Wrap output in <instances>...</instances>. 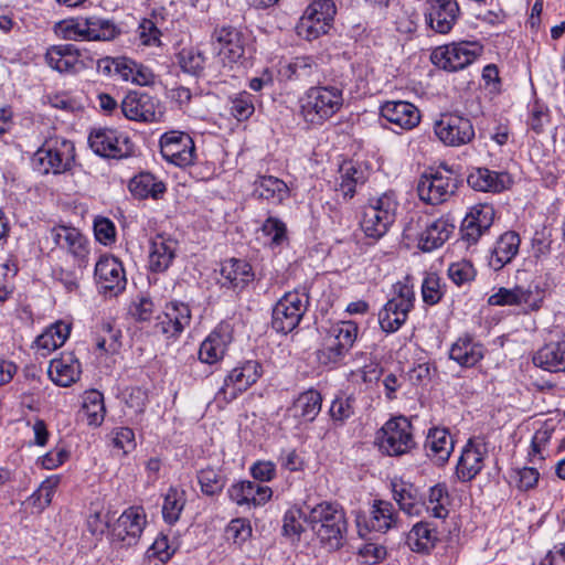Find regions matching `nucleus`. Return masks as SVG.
I'll use <instances>...</instances> for the list:
<instances>
[{
	"mask_svg": "<svg viewBox=\"0 0 565 565\" xmlns=\"http://www.w3.org/2000/svg\"><path fill=\"white\" fill-rule=\"evenodd\" d=\"M305 522L329 552L343 547L348 534V520L344 509L339 503L323 501L316 504L307 513Z\"/></svg>",
	"mask_w": 565,
	"mask_h": 565,
	"instance_id": "obj_1",
	"label": "nucleus"
},
{
	"mask_svg": "<svg viewBox=\"0 0 565 565\" xmlns=\"http://www.w3.org/2000/svg\"><path fill=\"white\" fill-rule=\"evenodd\" d=\"M344 84L312 86L299 98L300 115L308 124L321 126L343 105Z\"/></svg>",
	"mask_w": 565,
	"mask_h": 565,
	"instance_id": "obj_2",
	"label": "nucleus"
},
{
	"mask_svg": "<svg viewBox=\"0 0 565 565\" xmlns=\"http://www.w3.org/2000/svg\"><path fill=\"white\" fill-rule=\"evenodd\" d=\"M75 160L74 143L62 137H50L35 151L32 164L43 174L63 173L72 168Z\"/></svg>",
	"mask_w": 565,
	"mask_h": 565,
	"instance_id": "obj_3",
	"label": "nucleus"
},
{
	"mask_svg": "<svg viewBox=\"0 0 565 565\" xmlns=\"http://www.w3.org/2000/svg\"><path fill=\"white\" fill-rule=\"evenodd\" d=\"M393 290L394 296L379 312L381 329L386 333L397 331L406 322L415 301V292L408 277L403 281H397L393 286Z\"/></svg>",
	"mask_w": 565,
	"mask_h": 565,
	"instance_id": "obj_4",
	"label": "nucleus"
},
{
	"mask_svg": "<svg viewBox=\"0 0 565 565\" xmlns=\"http://www.w3.org/2000/svg\"><path fill=\"white\" fill-rule=\"evenodd\" d=\"M375 445L387 456H402L415 447L412 423L405 416L388 419L376 433Z\"/></svg>",
	"mask_w": 565,
	"mask_h": 565,
	"instance_id": "obj_5",
	"label": "nucleus"
},
{
	"mask_svg": "<svg viewBox=\"0 0 565 565\" xmlns=\"http://www.w3.org/2000/svg\"><path fill=\"white\" fill-rule=\"evenodd\" d=\"M483 53V45L477 41H458L435 47L431 63L440 70L457 72L471 65Z\"/></svg>",
	"mask_w": 565,
	"mask_h": 565,
	"instance_id": "obj_6",
	"label": "nucleus"
},
{
	"mask_svg": "<svg viewBox=\"0 0 565 565\" xmlns=\"http://www.w3.org/2000/svg\"><path fill=\"white\" fill-rule=\"evenodd\" d=\"M335 13L337 8L332 0L312 1L297 24V34L307 41H313L327 34L332 26Z\"/></svg>",
	"mask_w": 565,
	"mask_h": 565,
	"instance_id": "obj_7",
	"label": "nucleus"
},
{
	"mask_svg": "<svg viewBox=\"0 0 565 565\" xmlns=\"http://www.w3.org/2000/svg\"><path fill=\"white\" fill-rule=\"evenodd\" d=\"M309 305V296L298 290L286 292L273 309L271 327L287 334L300 323Z\"/></svg>",
	"mask_w": 565,
	"mask_h": 565,
	"instance_id": "obj_8",
	"label": "nucleus"
},
{
	"mask_svg": "<svg viewBox=\"0 0 565 565\" xmlns=\"http://www.w3.org/2000/svg\"><path fill=\"white\" fill-rule=\"evenodd\" d=\"M355 522L359 536L366 539L372 532L384 534L397 529L399 516L392 502L376 499L371 505L369 515L359 513Z\"/></svg>",
	"mask_w": 565,
	"mask_h": 565,
	"instance_id": "obj_9",
	"label": "nucleus"
},
{
	"mask_svg": "<svg viewBox=\"0 0 565 565\" xmlns=\"http://www.w3.org/2000/svg\"><path fill=\"white\" fill-rule=\"evenodd\" d=\"M457 183V178L450 170H431L420 177L417 184L418 196L431 205L444 203L455 194Z\"/></svg>",
	"mask_w": 565,
	"mask_h": 565,
	"instance_id": "obj_10",
	"label": "nucleus"
},
{
	"mask_svg": "<svg viewBox=\"0 0 565 565\" xmlns=\"http://www.w3.org/2000/svg\"><path fill=\"white\" fill-rule=\"evenodd\" d=\"M88 145L103 158L122 159L134 153V143L129 137L110 128L93 129L88 136Z\"/></svg>",
	"mask_w": 565,
	"mask_h": 565,
	"instance_id": "obj_11",
	"label": "nucleus"
},
{
	"mask_svg": "<svg viewBox=\"0 0 565 565\" xmlns=\"http://www.w3.org/2000/svg\"><path fill=\"white\" fill-rule=\"evenodd\" d=\"M263 374L259 362L249 360L234 367L224 379L216 398L225 403L236 399L242 393L255 384Z\"/></svg>",
	"mask_w": 565,
	"mask_h": 565,
	"instance_id": "obj_12",
	"label": "nucleus"
},
{
	"mask_svg": "<svg viewBox=\"0 0 565 565\" xmlns=\"http://www.w3.org/2000/svg\"><path fill=\"white\" fill-rule=\"evenodd\" d=\"M437 138L446 146L460 147L475 138V128L468 117L457 113L443 114L434 125Z\"/></svg>",
	"mask_w": 565,
	"mask_h": 565,
	"instance_id": "obj_13",
	"label": "nucleus"
},
{
	"mask_svg": "<svg viewBox=\"0 0 565 565\" xmlns=\"http://www.w3.org/2000/svg\"><path fill=\"white\" fill-rule=\"evenodd\" d=\"M94 278L99 294L116 297L126 289V275L121 262L111 255H102L95 265Z\"/></svg>",
	"mask_w": 565,
	"mask_h": 565,
	"instance_id": "obj_14",
	"label": "nucleus"
},
{
	"mask_svg": "<svg viewBox=\"0 0 565 565\" xmlns=\"http://www.w3.org/2000/svg\"><path fill=\"white\" fill-rule=\"evenodd\" d=\"M217 56L224 66L233 70L245 61V36L238 29L227 25L215 29L212 35Z\"/></svg>",
	"mask_w": 565,
	"mask_h": 565,
	"instance_id": "obj_15",
	"label": "nucleus"
},
{
	"mask_svg": "<svg viewBox=\"0 0 565 565\" xmlns=\"http://www.w3.org/2000/svg\"><path fill=\"white\" fill-rule=\"evenodd\" d=\"M124 116L138 122H157L163 111L158 98L142 92H129L120 104Z\"/></svg>",
	"mask_w": 565,
	"mask_h": 565,
	"instance_id": "obj_16",
	"label": "nucleus"
},
{
	"mask_svg": "<svg viewBox=\"0 0 565 565\" xmlns=\"http://www.w3.org/2000/svg\"><path fill=\"white\" fill-rule=\"evenodd\" d=\"M160 152L168 162L186 167L194 162V141L186 132L168 131L160 138Z\"/></svg>",
	"mask_w": 565,
	"mask_h": 565,
	"instance_id": "obj_17",
	"label": "nucleus"
},
{
	"mask_svg": "<svg viewBox=\"0 0 565 565\" xmlns=\"http://www.w3.org/2000/svg\"><path fill=\"white\" fill-rule=\"evenodd\" d=\"M147 524V516L142 507L126 509L111 529L114 541L122 546H134L138 543Z\"/></svg>",
	"mask_w": 565,
	"mask_h": 565,
	"instance_id": "obj_18",
	"label": "nucleus"
},
{
	"mask_svg": "<svg viewBox=\"0 0 565 565\" xmlns=\"http://www.w3.org/2000/svg\"><path fill=\"white\" fill-rule=\"evenodd\" d=\"M494 207L487 203L473 205L461 223V238L476 244L489 231L494 221Z\"/></svg>",
	"mask_w": 565,
	"mask_h": 565,
	"instance_id": "obj_19",
	"label": "nucleus"
},
{
	"mask_svg": "<svg viewBox=\"0 0 565 565\" xmlns=\"http://www.w3.org/2000/svg\"><path fill=\"white\" fill-rule=\"evenodd\" d=\"M45 61L50 67L65 74H76L87 67L81 50L74 44L50 46Z\"/></svg>",
	"mask_w": 565,
	"mask_h": 565,
	"instance_id": "obj_20",
	"label": "nucleus"
},
{
	"mask_svg": "<svg viewBox=\"0 0 565 565\" xmlns=\"http://www.w3.org/2000/svg\"><path fill=\"white\" fill-rule=\"evenodd\" d=\"M426 21L436 33L448 34L456 24L460 8L456 0H427Z\"/></svg>",
	"mask_w": 565,
	"mask_h": 565,
	"instance_id": "obj_21",
	"label": "nucleus"
},
{
	"mask_svg": "<svg viewBox=\"0 0 565 565\" xmlns=\"http://www.w3.org/2000/svg\"><path fill=\"white\" fill-rule=\"evenodd\" d=\"M157 327L167 337H178L190 326L192 313L185 302L173 300L166 305L162 316L157 318Z\"/></svg>",
	"mask_w": 565,
	"mask_h": 565,
	"instance_id": "obj_22",
	"label": "nucleus"
},
{
	"mask_svg": "<svg viewBox=\"0 0 565 565\" xmlns=\"http://www.w3.org/2000/svg\"><path fill=\"white\" fill-rule=\"evenodd\" d=\"M380 113L382 118L402 130H411L420 122L419 109L405 100H388L381 106Z\"/></svg>",
	"mask_w": 565,
	"mask_h": 565,
	"instance_id": "obj_23",
	"label": "nucleus"
},
{
	"mask_svg": "<svg viewBox=\"0 0 565 565\" xmlns=\"http://www.w3.org/2000/svg\"><path fill=\"white\" fill-rule=\"evenodd\" d=\"M337 190L344 199L350 200L356 193V188L363 185L369 179V168L365 163L344 160L338 169Z\"/></svg>",
	"mask_w": 565,
	"mask_h": 565,
	"instance_id": "obj_24",
	"label": "nucleus"
},
{
	"mask_svg": "<svg viewBox=\"0 0 565 565\" xmlns=\"http://www.w3.org/2000/svg\"><path fill=\"white\" fill-rule=\"evenodd\" d=\"M51 234L56 246L67 249L79 266H86L89 242L78 230L60 226L53 228Z\"/></svg>",
	"mask_w": 565,
	"mask_h": 565,
	"instance_id": "obj_25",
	"label": "nucleus"
},
{
	"mask_svg": "<svg viewBox=\"0 0 565 565\" xmlns=\"http://www.w3.org/2000/svg\"><path fill=\"white\" fill-rule=\"evenodd\" d=\"M254 278L255 274L250 264L244 259L231 258L222 263L220 278L222 287L242 291Z\"/></svg>",
	"mask_w": 565,
	"mask_h": 565,
	"instance_id": "obj_26",
	"label": "nucleus"
},
{
	"mask_svg": "<svg viewBox=\"0 0 565 565\" xmlns=\"http://www.w3.org/2000/svg\"><path fill=\"white\" fill-rule=\"evenodd\" d=\"M520 244L521 238L516 232L508 231L501 234L489 252L488 266L494 271L501 270L518 255Z\"/></svg>",
	"mask_w": 565,
	"mask_h": 565,
	"instance_id": "obj_27",
	"label": "nucleus"
},
{
	"mask_svg": "<svg viewBox=\"0 0 565 565\" xmlns=\"http://www.w3.org/2000/svg\"><path fill=\"white\" fill-rule=\"evenodd\" d=\"M47 373L56 385L68 387L79 380L82 365L73 352H63L50 362Z\"/></svg>",
	"mask_w": 565,
	"mask_h": 565,
	"instance_id": "obj_28",
	"label": "nucleus"
},
{
	"mask_svg": "<svg viewBox=\"0 0 565 565\" xmlns=\"http://www.w3.org/2000/svg\"><path fill=\"white\" fill-rule=\"evenodd\" d=\"M533 364L548 372H565V333L543 344L533 355Z\"/></svg>",
	"mask_w": 565,
	"mask_h": 565,
	"instance_id": "obj_29",
	"label": "nucleus"
},
{
	"mask_svg": "<svg viewBox=\"0 0 565 565\" xmlns=\"http://www.w3.org/2000/svg\"><path fill=\"white\" fill-rule=\"evenodd\" d=\"M487 455L484 445L475 444L471 439L463 447L459 457L456 473L463 482L471 481L483 468Z\"/></svg>",
	"mask_w": 565,
	"mask_h": 565,
	"instance_id": "obj_30",
	"label": "nucleus"
},
{
	"mask_svg": "<svg viewBox=\"0 0 565 565\" xmlns=\"http://www.w3.org/2000/svg\"><path fill=\"white\" fill-rule=\"evenodd\" d=\"M484 355L483 345L470 334L459 337L450 347L448 356L461 367H473Z\"/></svg>",
	"mask_w": 565,
	"mask_h": 565,
	"instance_id": "obj_31",
	"label": "nucleus"
},
{
	"mask_svg": "<svg viewBox=\"0 0 565 565\" xmlns=\"http://www.w3.org/2000/svg\"><path fill=\"white\" fill-rule=\"evenodd\" d=\"M230 499L237 505H263L273 495L267 486H259L252 481H239L232 484L227 490Z\"/></svg>",
	"mask_w": 565,
	"mask_h": 565,
	"instance_id": "obj_32",
	"label": "nucleus"
},
{
	"mask_svg": "<svg viewBox=\"0 0 565 565\" xmlns=\"http://www.w3.org/2000/svg\"><path fill=\"white\" fill-rule=\"evenodd\" d=\"M424 448L427 457L434 463L443 466L448 461L454 450V440L448 429L433 427L428 430Z\"/></svg>",
	"mask_w": 565,
	"mask_h": 565,
	"instance_id": "obj_33",
	"label": "nucleus"
},
{
	"mask_svg": "<svg viewBox=\"0 0 565 565\" xmlns=\"http://www.w3.org/2000/svg\"><path fill=\"white\" fill-rule=\"evenodd\" d=\"M232 337L226 327L220 326L201 343L199 359L206 364H214L223 359Z\"/></svg>",
	"mask_w": 565,
	"mask_h": 565,
	"instance_id": "obj_34",
	"label": "nucleus"
},
{
	"mask_svg": "<svg viewBox=\"0 0 565 565\" xmlns=\"http://www.w3.org/2000/svg\"><path fill=\"white\" fill-rule=\"evenodd\" d=\"M322 406V396L317 390L310 388L300 393L294 399L287 412L299 423H312L319 415Z\"/></svg>",
	"mask_w": 565,
	"mask_h": 565,
	"instance_id": "obj_35",
	"label": "nucleus"
},
{
	"mask_svg": "<svg viewBox=\"0 0 565 565\" xmlns=\"http://www.w3.org/2000/svg\"><path fill=\"white\" fill-rule=\"evenodd\" d=\"M177 245V241L172 238H166L162 235L156 236L150 245L149 269L153 273L166 271L175 257Z\"/></svg>",
	"mask_w": 565,
	"mask_h": 565,
	"instance_id": "obj_36",
	"label": "nucleus"
},
{
	"mask_svg": "<svg viewBox=\"0 0 565 565\" xmlns=\"http://www.w3.org/2000/svg\"><path fill=\"white\" fill-rule=\"evenodd\" d=\"M254 196L271 204H281L290 195L288 185L279 178L260 175L254 182Z\"/></svg>",
	"mask_w": 565,
	"mask_h": 565,
	"instance_id": "obj_37",
	"label": "nucleus"
},
{
	"mask_svg": "<svg viewBox=\"0 0 565 565\" xmlns=\"http://www.w3.org/2000/svg\"><path fill=\"white\" fill-rule=\"evenodd\" d=\"M393 498L399 509L411 516H418L424 509V501L419 491L412 483L392 482Z\"/></svg>",
	"mask_w": 565,
	"mask_h": 565,
	"instance_id": "obj_38",
	"label": "nucleus"
},
{
	"mask_svg": "<svg viewBox=\"0 0 565 565\" xmlns=\"http://www.w3.org/2000/svg\"><path fill=\"white\" fill-rule=\"evenodd\" d=\"M454 228V225L444 218H437L426 224L425 230L419 235V248L424 252H431L440 247L449 238Z\"/></svg>",
	"mask_w": 565,
	"mask_h": 565,
	"instance_id": "obj_39",
	"label": "nucleus"
},
{
	"mask_svg": "<svg viewBox=\"0 0 565 565\" xmlns=\"http://www.w3.org/2000/svg\"><path fill=\"white\" fill-rule=\"evenodd\" d=\"M280 73L289 81L310 82L319 73L318 58L311 55L296 56L281 67Z\"/></svg>",
	"mask_w": 565,
	"mask_h": 565,
	"instance_id": "obj_40",
	"label": "nucleus"
},
{
	"mask_svg": "<svg viewBox=\"0 0 565 565\" xmlns=\"http://www.w3.org/2000/svg\"><path fill=\"white\" fill-rule=\"evenodd\" d=\"M507 173L489 170L488 168L475 169L467 179L468 184L483 192H501L505 189Z\"/></svg>",
	"mask_w": 565,
	"mask_h": 565,
	"instance_id": "obj_41",
	"label": "nucleus"
},
{
	"mask_svg": "<svg viewBox=\"0 0 565 565\" xmlns=\"http://www.w3.org/2000/svg\"><path fill=\"white\" fill-rule=\"evenodd\" d=\"M130 193L140 200L151 198L158 200L166 192V185L152 173L141 172L135 175L128 184Z\"/></svg>",
	"mask_w": 565,
	"mask_h": 565,
	"instance_id": "obj_42",
	"label": "nucleus"
},
{
	"mask_svg": "<svg viewBox=\"0 0 565 565\" xmlns=\"http://www.w3.org/2000/svg\"><path fill=\"white\" fill-rule=\"evenodd\" d=\"M104 396L97 390L86 391L83 396L82 414L90 426H100L105 418Z\"/></svg>",
	"mask_w": 565,
	"mask_h": 565,
	"instance_id": "obj_43",
	"label": "nucleus"
},
{
	"mask_svg": "<svg viewBox=\"0 0 565 565\" xmlns=\"http://www.w3.org/2000/svg\"><path fill=\"white\" fill-rule=\"evenodd\" d=\"M58 483V476H51L43 480L39 488L28 498V504L35 509L38 513H41L51 504Z\"/></svg>",
	"mask_w": 565,
	"mask_h": 565,
	"instance_id": "obj_44",
	"label": "nucleus"
},
{
	"mask_svg": "<svg viewBox=\"0 0 565 565\" xmlns=\"http://www.w3.org/2000/svg\"><path fill=\"white\" fill-rule=\"evenodd\" d=\"M163 17L156 12L152 13L151 18L143 19L138 26V34L141 43L146 46H161V24Z\"/></svg>",
	"mask_w": 565,
	"mask_h": 565,
	"instance_id": "obj_45",
	"label": "nucleus"
},
{
	"mask_svg": "<svg viewBox=\"0 0 565 565\" xmlns=\"http://www.w3.org/2000/svg\"><path fill=\"white\" fill-rule=\"evenodd\" d=\"M71 333V326L64 322H57L51 326L45 332L36 339V344L41 349L53 351L62 347Z\"/></svg>",
	"mask_w": 565,
	"mask_h": 565,
	"instance_id": "obj_46",
	"label": "nucleus"
},
{
	"mask_svg": "<svg viewBox=\"0 0 565 565\" xmlns=\"http://www.w3.org/2000/svg\"><path fill=\"white\" fill-rule=\"evenodd\" d=\"M88 41H111L120 34L119 28L110 20L88 17Z\"/></svg>",
	"mask_w": 565,
	"mask_h": 565,
	"instance_id": "obj_47",
	"label": "nucleus"
},
{
	"mask_svg": "<svg viewBox=\"0 0 565 565\" xmlns=\"http://www.w3.org/2000/svg\"><path fill=\"white\" fill-rule=\"evenodd\" d=\"M364 209H373V214L395 222L398 209L396 194L394 191H386L379 196L371 198Z\"/></svg>",
	"mask_w": 565,
	"mask_h": 565,
	"instance_id": "obj_48",
	"label": "nucleus"
},
{
	"mask_svg": "<svg viewBox=\"0 0 565 565\" xmlns=\"http://www.w3.org/2000/svg\"><path fill=\"white\" fill-rule=\"evenodd\" d=\"M121 331L111 321H103L96 333V345L106 353H116L121 347Z\"/></svg>",
	"mask_w": 565,
	"mask_h": 565,
	"instance_id": "obj_49",
	"label": "nucleus"
},
{
	"mask_svg": "<svg viewBox=\"0 0 565 565\" xmlns=\"http://www.w3.org/2000/svg\"><path fill=\"white\" fill-rule=\"evenodd\" d=\"M185 505V493L177 488H169L164 495L162 505V516L169 524H174Z\"/></svg>",
	"mask_w": 565,
	"mask_h": 565,
	"instance_id": "obj_50",
	"label": "nucleus"
},
{
	"mask_svg": "<svg viewBox=\"0 0 565 565\" xmlns=\"http://www.w3.org/2000/svg\"><path fill=\"white\" fill-rule=\"evenodd\" d=\"M88 18L78 17L56 24V33L70 41H88Z\"/></svg>",
	"mask_w": 565,
	"mask_h": 565,
	"instance_id": "obj_51",
	"label": "nucleus"
},
{
	"mask_svg": "<svg viewBox=\"0 0 565 565\" xmlns=\"http://www.w3.org/2000/svg\"><path fill=\"white\" fill-rule=\"evenodd\" d=\"M349 351L350 349L340 348L332 334H326L321 348L317 351V358L320 364L331 366L340 363Z\"/></svg>",
	"mask_w": 565,
	"mask_h": 565,
	"instance_id": "obj_52",
	"label": "nucleus"
},
{
	"mask_svg": "<svg viewBox=\"0 0 565 565\" xmlns=\"http://www.w3.org/2000/svg\"><path fill=\"white\" fill-rule=\"evenodd\" d=\"M394 222L373 214V209H363L361 228L366 236L379 239L384 236Z\"/></svg>",
	"mask_w": 565,
	"mask_h": 565,
	"instance_id": "obj_53",
	"label": "nucleus"
},
{
	"mask_svg": "<svg viewBox=\"0 0 565 565\" xmlns=\"http://www.w3.org/2000/svg\"><path fill=\"white\" fill-rule=\"evenodd\" d=\"M436 532L428 523L419 522L413 526L408 535V544L417 552L428 551L434 546Z\"/></svg>",
	"mask_w": 565,
	"mask_h": 565,
	"instance_id": "obj_54",
	"label": "nucleus"
},
{
	"mask_svg": "<svg viewBox=\"0 0 565 565\" xmlns=\"http://www.w3.org/2000/svg\"><path fill=\"white\" fill-rule=\"evenodd\" d=\"M198 480L201 491L205 495H216L222 492L226 484V478L221 470L205 468L199 471Z\"/></svg>",
	"mask_w": 565,
	"mask_h": 565,
	"instance_id": "obj_55",
	"label": "nucleus"
},
{
	"mask_svg": "<svg viewBox=\"0 0 565 565\" xmlns=\"http://www.w3.org/2000/svg\"><path fill=\"white\" fill-rule=\"evenodd\" d=\"M448 501L447 486L445 483H437L429 489L427 510L430 511L433 516L444 519L448 515Z\"/></svg>",
	"mask_w": 565,
	"mask_h": 565,
	"instance_id": "obj_56",
	"label": "nucleus"
},
{
	"mask_svg": "<svg viewBox=\"0 0 565 565\" xmlns=\"http://www.w3.org/2000/svg\"><path fill=\"white\" fill-rule=\"evenodd\" d=\"M358 332L359 328L355 322L340 321L333 324L328 330L327 334H332L334 342L340 345V348H347L351 350L354 342L356 341Z\"/></svg>",
	"mask_w": 565,
	"mask_h": 565,
	"instance_id": "obj_57",
	"label": "nucleus"
},
{
	"mask_svg": "<svg viewBox=\"0 0 565 565\" xmlns=\"http://www.w3.org/2000/svg\"><path fill=\"white\" fill-rule=\"evenodd\" d=\"M307 513L300 509H289L282 518V535L291 541H299L301 533L305 531L302 522H305Z\"/></svg>",
	"mask_w": 565,
	"mask_h": 565,
	"instance_id": "obj_58",
	"label": "nucleus"
},
{
	"mask_svg": "<svg viewBox=\"0 0 565 565\" xmlns=\"http://www.w3.org/2000/svg\"><path fill=\"white\" fill-rule=\"evenodd\" d=\"M445 284L437 274H426L422 284L423 301L429 306L437 305L445 294Z\"/></svg>",
	"mask_w": 565,
	"mask_h": 565,
	"instance_id": "obj_59",
	"label": "nucleus"
},
{
	"mask_svg": "<svg viewBox=\"0 0 565 565\" xmlns=\"http://www.w3.org/2000/svg\"><path fill=\"white\" fill-rule=\"evenodd\" d=\"M518 298L520 306L524 305L532 311H537L545 297L544 289L536 281H531L527 287L516 285Z\"/></svg>",
	"mask_w": 565,
	"mask_h": 565,
	"instance_id": "obj_60",
	"label": "nucleus"
},
{
	"mask_svg": "<svg viewBox=\"0 0 565 565\" xmlns=\"http://www.w3.org/2000/svg\"><path fill=\"white\" fill-rule=\"evenodd\" d=\"M556 426L553 419L545 420L542 426L535 431L531 441V450L529 455L534 458L539 456L540 460L544 459L543 449L548 444L552 435L555 433ZM534 461V459H531Z\"/></svg>",
	"mask_w": 565,
	"mask_h": 565,
	"instance_id": "obj_61",
	"label": "nucleus"
},
{
	"mask_svg": "<svg viewBox=\"0 0 565 565\" xmlns=\"http://www.w3.org/2000/svg\"><path fill=\"white\" fill-rule=\"evenodd\" d=\"M230 113L238 121L248 119L255 111L254 97L247 92H241L230 97Z\"/></svg>",
	"mask_w": 565,
	"mask_h": 565,
	"instance_id": "obj_62",
	"label": "nucleus"
},
{
	"mask_svg": "<svg viewBox=\"0 0 565 565\" xmlns=\"http://www.w3.org/2000/svg\"><path fill=\"white\" fill-rule=\"evenodd\" d=\"M447 275L455 285L460 287L475 280L477 271L470 260L461 259L449 265Z\"/></svg>",
	"mask_w": 565,
	"mask_h": 565,
	"instance_id": "obj_63",
	"label": "nucleus"
},
{
	"mask_svg": "<svg viewBox=\"0 0 565 565\" xmlns=\"http://www.w3.org/2000/svg\"><path fill=\"white\" fill-rule=\"evenodd\" d=\"M550 109L546 105L540 100H535L529 105V117L526 122L529 128L536 135L544 131V127L550 122Z\"/></svg>",
	"mask_w": 565,
	"mask_h": 565,
	"instance_id": "obj_64",
	"label": "nucleus"
}]
</instances>
